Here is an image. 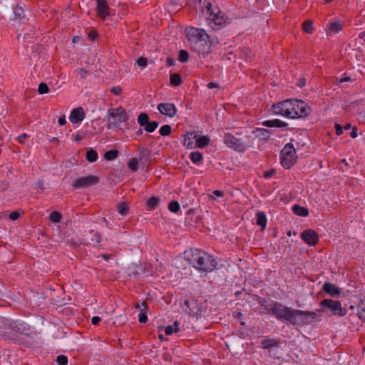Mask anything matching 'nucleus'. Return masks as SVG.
Segmentation results:
<instances>
[{
  "instance_id": "e433bc0d",
  "label": "nucleus",
  "mask_w": 365,
  "mask_h": 365,
  "mask_svg": "<svg viewBox=\"0 0 365 365\" xmlns=\"http://www.w3.org/2000/svg\"><path fill=\"white\" fill-rule=\"evenodd\" d=\"M61 219L62 215L58 211H53L49 215V220L54 223L61 222Z\"/></svg>"
},
{
  "instance_id": "69168bd1",
  "label": "nucleus",
  "mask_w": 365,
  "mask_h": 365,
  "mask_svg": "<svg viewBox=\"0 0 365 365\" xmlns=\"http://www.w3.org/2000/svg\"><path fill=\"white\" fill-rule=\"evenodd\" d=\"M100 322H101V319L98 316H94L91 318V323L93 325L98 324Z\"/></svg>"
},
{
  "instance_id": "f3484780",
  "label": "nucleus",
  "mask_w": 365,
  "mask_h": 365,
  "mask_svg": "<svg viewBox=\"0 0 365 365\" xmlns=\"http://www.w3.org/2000/svg\"><path fill=\"white\" fill-rule=\"evenodd\" d=\"M138 160L143 167L147 165L151 160V151L149 148L144 146H140L138 149Z\"/></svg>"
},
{
  "instance_id": "864d4df0",
  "label": "nucleus",
  "mask_w": 365,
  "mask_h": 365,
  "mask_svg": "<svg viewBox=\"0 0 365 365\" xmlns=\"http://www.w3.org/2000/svg\"><path fill=\"white\" fill-rule=\"evenodd\" d=\"M9 217L11 220H16L19 218L20 213L18 211H13L9 214Z\"/></svg>"
},
{
  "instance_id": "680f3d73",
  "label": "nucleus",
  "mask_w": 365,
  "mask_h": 365,
  "mask_svg": "<svg viewBox=\"0 0 365 365\" xmlns=\"http://www.w3.org/2000/svg\"><path fill=\"white\" fill-rule=\"evenodd\" d=\"M262 125L266 127H274V120H265L262 123Z\"/></svg>"
},
{
  "instance_id": "a19ab883",
  "label": "nucleus",
  "mask_w": 365,
  "mask_h": 365,
  "mask_svg": "<svg viewBox=\"0 0 365 365\" xmlns=\"http://www.w3.org/2000/svg\"><path fill=\"white\" fill-rule=\"evenodd\" d=\"M329 29L331 31L336 33L342 29V26L338 21H333L329 24Z\"/></svg>"
},
{
  "instance_id": "79ce46f5",
  "label": "nucleus",
  "mask_w": 365,
  "mask_h": 365,
  "mask_svg": "<svg viewBox=\"0 0 365 365\" xmlns=\"http://www.w3.org/2000/svg\"><path fill=\"white\" fill-rule=\"evenodd\" d=\"M168 209L171 212L176 213L180 210V204L176 200L171 201L168 205Z\"/></svg>"
},
{
  "instance_id": "603ef678",
  "label": "nucleus",
  "mask_w": 365,
  "mask_h": 365,
  "mask_svg": "<svg viewBox=\"0 0 365 365\" xmlns=\"http://www.w3.org/2000/svg\"><path fill=\"white\" fill-rule=\"evenodd\" d=\"M288 124L284 121H282L279 119H275V128H286Z\"/></svg>"
},
{
  "instance_id": "09e8293b",
  "label": "nucleus",
  "mask_w": 365,
  "mask_h": 365,
  "mask_svg": "<svg viewBox=\"0 0 365 365\" xmlns=\"http://www.w3.org/2000/svg\"><path fill=\"white\" fill-rule=\"evenodd\" d=\"M183 144L187 148H189V149H192V148H195V144L194 145L193 140L192 139L187 138L185 136Z\"/></svg>"
},
{
  "instance_id": "c9c22d12",
  "label": "nucleus",
  "mask_w": 365,
  "mask_h": 365,
  "mask_svg": "<svg viewBox=\"0 0 365 365\" xmlns=\"http://www.w3.org/2000/svg\"><path fill=\"white\" fill-rule=\"evenodd\" d=\"M117 210L121 215H126L128 213V206L126 202H122L117 206Z\"/></svg>"
},
{
  "instance_id": "aec40b11",
  "label": "nucleus",
  "mask_w": 365,
  "mask_h": 365,
  "mask_svg": "<svg viewBox=\"0 0 365 365\" xmlns=\"http://www.w3.org/2000/svg\"><path fill=\"white\" fill-rule=\"evenodd\" d=\"M134 307L139 311L138 321L140 323L145 324L148 321L147 310L148 309V303L145 301H143L141 304L136 302L134 304Z\"/></svg>"
},
{
  "instance_id": "a211bd4d",
  "label": "nucleus",
  "mask_w": 365,
  "mask_h": 365,
  "mask_svg": "<svg viewBox=\"0 0 365 365\" xmlns=\"http://www.w3.org/2000/svg\"><path fill=\"white\" fill-rule=\"evenodd\" d=\"M158 109L163 115L173 118L177 113V108L173 103H161L158 104Z\"/></svg>"
},
{
  "instance_id": "6ab92c4d",
  "label": "nucleus",
  "mask_w": 365,
  "mask_h": 365,
  "mask_svg": "<svg viewBox=\"0 0 365 365\" xmlns=\"http://www.w3.org/2000/svg\"><path fill=\"white\" fill-rule=\"evenodd\" d=\"M96 11L101 19H106L110 16V7L106 0H96Z\"/></svg>"
},
{
  "instance_id": "cd10ccee",
  "label": "nucleus",
  "mask_w": 365,
  "mask_h": 365,
  "mask_svg": "<svg viewBox=\"0 0 365 365\" xmlns=\"http://www.w3.org/2000/svg\"><path fill=\"white\" fill-rule=\"evenodd\" d=\"M189 157L192 163L197 165H200L203 160L202 154L199 151H193L190 153Z\"/></svg>"
},
{
  "instance_id": "f704fd0d",
  "label": "nucleus",
  "mask_w": 365,
  "mask_h": 365,
  "mask_svg": "<svg viewBox=\"0 0 365 365\" xmlns=\"http://www.w3.org/2000/svg\"><path fill=\"white\" fill-rule=\"evenodd\" d=\"M139 160L137 158H131L128 162V168L133 172L138 169Z\"/></svg>"
},
{
  "instance_id": "4d7b16f0",
  "label": "nucleus",
  "mask_w": 365,
  "mask_h": 365,
  "mask_svg": "<svg viewBox=\"0 0 365 365\" xmlns=\"http://www.w3.org/2000/svg\"><path fill=\"white\" fill-rule=\"evenodd\" d=\"M306 85V79L304 78H300L296 83V86L299 88H303Z\"/></svg>"
},
{
  "instance_id": "de8ad7c7",
  "label": "nucleus",
  "mask_w": 365,
  "mask_h": 365,
  "mask_svg": "<svg viewBox=\"0 0 365 365\" xmlns=\"http://www.w3.org/2000/svg\"><path fill=\"white\" fill-rule=\"evenodd\" d=\"M262 346L264 349H269L274 346V339H264L262 341Z\"/></svg>"
},
{
  "instance_id": "3c124183",
  "label": "nucleus",
  "mask_w": 365,
  "mask_h": 365,
  "mask_svg": "<svg viewBox=\"0 0 365 365\" xmlns=\"http://www.w3.org/2000/svg\"><path fill=\"white\" fill-rule=\"evenodd\" d=\"M123 90H122V88L120 86H113L110 89V92L114 94V95H116V96H118L120 94H121Z\"/></svg>"
},
{
  "instance_id": "338daca9",
  "label": "nucleus",
  "mask_w": 365,
  "mask_h": 365,
  "mask_svg": "<svg viewBox=\"0 0 365 365\" xmlns=\"http://www.w3.org/2000/svg\"><path fill=\"white\" fill-rule=\"evenodd\" d=\"M350 135L351 138H355L357 137V128L356 126H354L351 128V132L350 133Z\"/></svg>"
},
{
  "instance_id": "4c0bfd02",
  "label": "nucleus",
  "mask_w": 365,
  "mask_h": 365,
  "mask_svg": "<svg viewBox=\"0 0 365 365\" xmlns=\"http://www.w3.org/2000/svg\"><path fill=\"white\" fill-rule=\"evenodd\" d=\"M189 53L186 50H180L178 53V60L182 63H186L189 60Z\"/></svg>"
},
{
  "instance_id": "58836bf2",
  "label": "nucleus",
  "mask_w": 365,
  "mask_h": 365,
  "mask_svg": "<svg viewBox=\"0 0 365 365\" xmlns=\"http://www.w3.org/2000/svg\"><path fill=\"white\" fill-rule=\"evenodd\" d=\"M159 133L162 136H168L172 133V127L170 125H163L160 130Z\"/></svg>"
},
{
  "instance_id": "c85d7f7f",
  "label": "nucleus",
  "mask_w": 365,
  "mask_h": 365,
  "mask_svg": "<svg viewBox=\"0 0 365 365\" xmlns=\"http://www.w3.org/2000/svg\"><path fill=\"white\" fill-rule=\"evenodd\" d=\"M257 225H259L261 227V230H263L267 225V217L265 214L263 212H258L257 213V220H256Z\"/></svg>"
},
{
  "instance_id": "b1692460",
  "label": "nucleus",
  "mask_w": 365,
  "mask_h": 365,
  "mask_svg": "<svg viewBox=\"0 0 365 365\" xmlns=\"http://www.w3.org/2000/svg\"><path fill=\"white\" fill-rule=\"evenodd\" d=\"M260 140H266L270 136V131L265 128H256L252 131Z\"/></svg>"
},
{
  "instance_id": "7ed1b4c3",
  "label": "nucleus",
  "mask_w": 365,
  "mask_h": 365,
  "mask_svg": "<svg viewBox=\"0 0 365 365\" xmlns=\"http://www.w3.org/2000/svg\"><path fill=\"white\" fill-rule=\"evenodd\" d=\"M224 143L228 147L238 152H245L252 145L250 136L247 132H237L236 135L230 133H226L224 136Z\"/></svg>"
},
{
  "instance_id": "8fccbe9b",
  "label": "nucleus",
  "mask_w": 365,
  "mask_h": 365,
  "mask_svg": "<svg viewBox=\"0 0 365 365\" xmlns=\"http://www.w3.org/2000/svg\"><path fill=\"white\" fill-rule=\"evenodd\" d=\"M179 331V328H175V329H173V326L169 325L165 327V333L166 335H171L173 333H177Z\"/></svg>"
},
{
  "instance_id": "7c9ffc66",
  "label": "nucleus",
  "mask_w": 365,
  "mask_h": 365,
  "mask_svg": "<svg viewBox=\"0 0 365 365\" xmlns=\"http://www.w3.org/2000/svg\"><path fill=\"white\" fill-rule=\"evenodd\" d=\"M182 83V78L180 73H174L170 74V83L173 86H179Z\"/></svg>"
},
{
  "instance_id": "9d476101",
  "label": "nucleus",
  "mask_w": 365,
  "mask_h": 365,
  "mask_svg": "<svg viewBox=\"0 0 365 365\" xmlns=\"http://www.w3.org/2000/svg\"><path fill=\"white\" fill-rule=\"evenodd\" d=\"M292 118H305L312 111L311 107L302 100H292Z\"/></svg>"
},
{
  "instance_id": "bf43d9fd",
  "label": "nucleus",
  "mask_w": 365,
  "mask_h": 365,
  "mask_svg": "<svg viewBox=\"0 0 365 365\" xmlns=\"http://www.w3.org/2000/svg\"><path fill=\"white\" fill-rule=\"evenodd\" d=\"M274 175V168H271L267 171L264 172L263 177L265 178H269Z\"/></svg>"
},
{
  "instance_id": "423d86ee",
  "label": "nucleus",
  "mask_w": 365,
  "mask_h": 365,
  "mask_svg": "<svg viewBox=\"0 0 365 365\" xmlns=\"http://www.w3.org/2000/svg\"><path fill=\"white\" fill-rule=\"evenodd\" d=\"M297 159L296 150L292 143L286 144L280 152V163L285 169H289L294 165Z\"/></svg>"
},
{
  "instance_id": "4468645a",
  "label": "nucleus",
  "mask_w": 365,
  "mask_h": 365,
  "mask_svg": "<svg viewBox=\"0 0 365 365\" xmlns=\"http://www.w3.org/2000/svg\"><path fill=\"white\" fill-rule=\"evenodd\" d=\"M293 103L292 99H287L275 104V114L282 115L289 118H292Z\"/></svg>"
},
{
  "instance_id": "412c9836",
  "label": "nucleus",
  "mask_w": 365,
  "mask_h": 365,
  "mask_svg": "<svg viewBox=\"0 0 365 365\" xmlns=\"http://www.w3.org/2000/svg\"><path fill=\"white\" fill-rule=\"evenodd\" d=\"M322 289L324 292L329 294L331 297H335L341 294V289L336 285L330 282H325L323 284Z\"/></svg>"
},
{
  "instance_id": "4be33fe9",
  "label": "nucleus",
  "mask_w": 365,
  "mask_h": 365,
  "mask_svg": "<svg viewBox=\"0 0 365 365\" xmlns=\"http://www.w3.org/2000/svg\"><path fill=\"white\" fill-rule=\"evenodd\" d=\"M85 118V113L81 107L74 108L70 115L69 120L73 123H80Z\"/></svg>"
},
{
  "instance_id": "f257e3e1",
  "label": "nucleus",
  "mask_w": 365,
  "mask_h": 365,
  "mask_svg": "<svg viewBox=\"0 0 365 365\" xmlns=\"http://www.w3.org/2000/svg\"><path fill=\"white\" fill-rule=\"evenodd\" d=\"M190 48L199 55L206 56L211 51V46L218 43L217 38H211L202 29L190 28L187 31Z\"/></svg>"
},
{
  "instance_id": "e2e57ef3",
  "label": "nucleus",
  "mask_w": 365,
  "mask_h": 365,
  "mask_svg": "<svg viewBox=\"0 0 365 365\" xmlns=\"http://www.w3.org/2000/svg\"><path fill=\"white\" fill-rule=\"evenodd\" d=\"M349 81H352L351 77L349 76H346V75H344V77L341 78L339 80V84H342L344 82H349Z\"/></svg>"
},
{
  "instance_id": "13d9d810",
  "label": "nucleus",
  "mask_w": 365,
  "mask_h": 365,
  "mask_svg": "<svg viewBox=\"0 0 365 365\" xmlns=\"http://www.w3.org/2000/svg\"><path fill=\"white\" fill-rule=\"evenodd\" d=\"M185 136L192 140L197 139V134L195 131L187 133Z\"/></svg>"
},
{
  "instance_id": "2eb2a0df",
  "label": "nucleus",
  "mask_w": 365,
  "mask_h": 365,
  "mask_svg": "<svg viewBox=\"0 0 365 365\" xmlns=\"http://www.w3.org/2000/svg\"><path fill=\"white\" fill-rule=\"evenodd\" d=\"M138 123L148 133H153L159 125V123L157 121H150L149 116L145 113L138 115Z\"/></svg>"
},
{
  "instance_id": "39448f33",
  "label": "nucleus",
  "mask_w": 365,
  "mask_h": 365,
  "mask_svg": "<svg viewBox=\"0 0 365 365\" xmlns=\"http://www.w3.org/2000/svg\"><path fill=\"white\" fill-rule=\"evenodd\" d=\"M320 319V316L317 312L302 311L294 309L289 324L297 326H303L319 321Z\"/></svg>"
},
{
  "instance_id": "0e129e2a",
  "label": "nucleus",
  "mask_w": 365,
  "mask_h": 365,
  "mask_svg": "<svg viewBox=\"0 0 365 365\" xmlns=\"http://www.w3.org/2000/svg\"><path fill=\"white\" fill-rule=\"evenodd\" d=\"M336 134L341 135L343 133V128L339 124H335Z\"/></svg>"
},
{
  "instance_id": "052dcab7",
  "label": "nucleus",
  "mask_w": 365,
  "mask_h": 365,
  "mask_svg": "<svg viewBox=\"0 0 365 365\" xmlns=\"http://www.w3.org/2000/svg\"><path fill=\"white\" fill-rule=\"evenodd\" d=\"M29 138V135L26 133H24L18 137V141L19 143H24L26 138Z\"/></svg>"
},
{
  "instance_id": "ddd939ff",
  "label": "nucleus",
  "mask_w": 365,
  "mask_h": 365,
  "mask_svg": "<svg viewBox=\"0 0 365 365\" xmlns=\"http://www.w3.org/2000/svg\"><path fill=\"white\" fill-rule=\"evenodd\" d=\"M294 309L285 307L275 302V317L278 319L289 323L292 319Z\"/></svg>"
},
{
  "instance_id": "a18cd8bd",
  "label": "nucleus",
  "mask_w": 365,
  "mask_h": 365,
  "mask_svg": "<svg viewBox=\"0 0 365 365\" xmlns=\"http://www.w3.org/2000/svg\"><path fill=\"white\" fill-rule=\"evenodd\" d=\"M56 361L58 365H66L68 364V358L64 355H59L56 357Z\"/></svg>"
},
{
  "instance_id": "a878e982",
  "label": "nucleus",
  "mask_w": 365,
  "mask_h": 365,
  "mask_svg": "<svg viewBox=\"0 0 365 365\" xmlns=\"http://www.w3.org/2000/svg\"><path fill=\"white\" fill-rule=\"evenodd\" d=\"M292 210L296 215L300 217H307L309 215V209L306 207H302L299 205H294L292 207Z\"/></svg>"
},
{
  "instance_id": "774afa93",
  "label": "nucleus",
  "mask_w": 365,
  "mask_h": 365,
  "mask_svg": "<svg viewBox=\"0 0 365 365\" xmlns=\"http://www.w3.org/2000/svg\"><path fill=\"white\" fill-rule=\"evenodd\" d=\"M167 65L169 66H173L175 64V61L173 58L168 57L166 60Z\"/></svg>"
},
{
  "instance_id": "5fc2aeb1",
  "label": "nucleus",
  "mask_w": 365,
  "mask_h": 365,
  "mask_svg": "<svg viewBox=\"0 0 365 365\" xmlns=\"http://www.w3.org/2000/svg\"><path fill=\"white\" fill-rule=\"evenodd\" d=\"M88 39L91 41H94L98 37V33L96 31H91L88 34Z\"/></svg>"
},
{
  "instance_id": "72a5a7b5",
  "label": "nucleus",
  "mask_w": 365,
  "mask_h": 365,
  "mask_svg": "<svg viewBox=\"0 0 365 365\" xmlns=\"http://www.w3.org/2000/svg\"><path fill=\"white\" fill-rule=\"evenodd\" d=\"M15 20L21 22L22 19H24V11L21 6H16L14 9Z\"/></svg>"
},
{
  "instance_id": "37998d69",
  "label": "nucleus",
  "mask_w": 365,
  "mask_h": 365,
  "mask_svg": "<svg viewBox=\"0 0 365 365\" xmlns=\"http://www.w3.org/2000/svg\"><path fill=\"white\" fill-rule=\"evenodd\" d=\"M49 92V88L46 83L41 82L38 87V93L41 95L46 94Z\"/></svg>"
},
{
  "instance_id": "5701e85b",
  "label": "nucleus",
  "mask_w": 365,
  "mask_h": 365,
  "mask_svg": "<svg viewBox=\"0 0 365 365\" xmlns=\"http://www.w3.org/2000/svg\"><path fill=\"white\" fill-rule=\"evenodd\" d=\"M260 312L264 314H273L274 313V304L269 299H264L260 301Z\"/></svg>"
},
{
  "instance_id": "c756f323",
  "label": "nucleus",
  "mask_w": 365,
  "mask_h": 365,
  "mask_svg": "<svg viewBox=\"0 0 365 365\" xmlns=\"http://www.w3.org/2000/svg\"><path fill=\"white\" fill-rule=\"evenodd\" d=\"M357 310L359 318L365 322V298L360 300Z\"/></svg>"
},
{
  "instance_id": "0eeeda50",
  "label": "nucleus",
  "mask_w": 365,
  "mask_h": 365,
  "mask_svg": "<svg viewBox=\"0 0 365 365\" xmlns=\"http://www.w3.org/2000/svg\"><path fill=\"white\" fill-rule=\"evenodd\" d=\"M0 325L4 328L8 327L11 330L21 334L28 335L30 326L25 322L19 319L11 320L4 317H0Z\"/></svg>"
},
{
  "instance_id": "dca6fc26",
  "label": "nucleus",
  "mask_w": 365,
  "mask_h": 365,
  "mask_svg": "<svg viewBox=\"0 0 365 365\" xmlns=\"http://www.w3.org/2000/svg\"><path fill=\"white\" fill-rule=\"evenodd\" d=\"M301 239L308 245L314 246L319 240V234L312 229L304 230L300 235Z\"/></svg>"
},
{
  "instance_id": "6e6552de",
  "label": "nucleus",
  "mask_w": 365,
  "mask_h": 365,
  "mask_svg": "<svg viewBox=\"0 0 365 365\" xmlns=\"http://www.w3.org/2000/svg\"><path fill=\"white\" fill-rule=\"evenodd\" d=\"M319 305L322 308V311L329 310L332 314L339 317L345 316L347 312V310L342 307L339 301L332 299H324L320 302Z\"/></svg>"
},
{
  "instance_id": "ea45409f",
  "label": "nucleus",
  "mask_w": 365,
  "mask_h": 365,
  "mask_svg": "<svg viewBox=\"0 0 365 365\" xmlns=\"http://www.w3.org/2000/svg\"><path fill=\"white\" fill-rule=\"evenodd\" d=\"M313 22L310 20H307L302 24L303 31L307 34H312L313 31L312 27Z\"/></svg>"
},
{
  "instance_id": "c03bdc74",
  "label": "nucleus",
  "mask_w": 365,
  "mask_h": 365,
  "mask_svg": "<svg viewBox=\"0 0 365 365\" xmlns=\"http://www.w3.org/2000/svg\"><path fill=\"white\" fill-rule=\"evenodd\" d=\"M89 234L94 237L91 239L92 242H95L96 243H100L101 242V236L99 232H94L93 230H91L89 231Z\"/></svg>"
},
{
  "instance_id": "f03ea898",
  "label": "nucleus",
  "mask_w": 365,
  "mask_h": 365,
  "mask_svg": "<svg viewBox=\"0 0 365 365\" xmlns=\"http://www.w3.org/2000/svg\"><path fill=\"white\" fill-rule=\"evenodd\" d=\"M184 256L190 265L200 272H210L217 264L211 255L200 249L190 248L185 251Z\"/></svg>"
},
{
  "instance_id": "1a4fd4ad",
  "label": "nucleus",
  "mask_w": 365,
  "mask_h": 365,
  "mask_svg": "<svg viewBox=\"0 0 365 365\" xmlns=\"http://www.w3.org/2000/svg\"><path fill=\"white\" fill-rule=\"evenodd\" d=\"M184 305L187 308L186 312H187L190 315L195 317L196 318H199L202 312L206 310V307L204 306V302L202 299L193 297L185 300Z\"/></svg>"
},
{
  "instance_id": "393cba45",
  "label": "nucleus",
  "mask_w": 365,
  "mask_h": 365,
  "mask_svg": "<svg viewBox=\"0 0 365 365\" xmlns=\"http://www.w3.org/2000/svg\"><path fill=\"white\" fill-rule=\"evenodd\" d=\"M160 198L159 197L152 196L145 203L146 209L148 210H154L160 204Z\"/></svg>"
},
{
  "instance_id": "20e7f679",
  "label": "nucleus",
  "mask_w": 365,
  "mask_h": 365,
  "mask_svg": "<svg viewBox=\"0 0 365 365\" xmlns=\"http://www.w3.org/2000/svg\"><path fill=\"white\" fill-rule=\"evenodd\" d=\"M128 120L129 115L124 108H111L108 110L106 127L108 129H115L119 128L120 123H126Z\"/></svg>"
},
{
  "instance_id": "49530a36",
  "label": "nucleus",
  "mask_w": 365,
  "mask_h": 365,
  "mask_svg": "<svg viewBox=\"0 0 365 365\" xmlns=\"http://www.w3.org/2000/svg\"><path fill=\"white\" fill-rule=\"evenodd\" d=\"M136 63L138 66L144 68L148 64V59L145 57L141 56L137 59Z\"/></svg>"
},
{
  "instance_id": "6e6d98bb",
  "label": "nucleus",
  "mask_w": 365,
  "mask_h": 365,
  "mask_svg": "<svg viewBox=\"0 0 365 365\" xmlns=\"http://www.w3.org/2000/svg\"><path fill=\"white\" fill-rule=\"evenodd\" d=\"M77 72L78 73V74L81 78H86V76L88 75V72L83 68H78Z\"/></svg>"
},
{
  "instance_id": "9b49d317",
  "label": "nucleus",
  "mask_w": 365,
  "mask_h": 365,
  "mask_svg": "<svg viewBox=\"0 0 365 365\" xmlns=\"http://www.w3.org/2000/svg\"><path fill=\"white\" fill-rule=\"evenodd\" d=\"M100 181L98 176L90 175L86 177L76 178L73 181L72 187L74 189H83L97 185Z\"/></svg>"
},
{
  "instance_id": "473e14b6",
  "label": "nucleus",
  "mask_w": 365,
  "mask_h": 365,
  "mask_svg": "<svg viewBox=\"0 0 365 365\" xmlns=\"http://www.w3.org/2000/svg\"><path fill=\"white\" fill-rule=\"evenodd\" d=\"M119 152L118 150H110L104 153V158L108 161H111L117 158Z\"/></svg>"
},
{
  "instance_id": "2f4dec72",
  "label": "nucleus",
  "mask_w": 365,
  "mask_h": 365,
  "mask_svg": "<svg viewBox=\"0 0 365 365\" xmlns=\"http://www.w3.org/2000/svg\"><path fill=\"white\" fill-rule=\"evenodd\" d=\"M98 155L97 152L93 148L87 150L86 154V159L90 163H94L98 160Z\"/></svg>"
},
{
  "instance_id": "f8f14e48",
  "label": "nucleus",
  "mask_w": 365,
  "mask_h": 365,
  "mask_svg": "<svg viewBox=\"0 0 365 365\" xmlns=\"http://www.w3.org/2000/svg\"><path fill=\"white\" fill-rule=\"evenodd\" d=\"M217 12L212 11L207 20L210 21V26L215 30L219 29L220 26L227 23V17L222 14L220 9L217 7Z\"/></svg>"
},
{
  "instance_id": "bb28decb",
  "label": "nucleus",
  "mask_w": 365,
  "mask_h": 365,
  "mask_svg": "<svg viewBox=\"0 0 365 365\" xmlns=\"http://www.w3.org/2000/svg\"><path fill=\"white\" fill-rule=\"evenodd\" d=\"M210 143V138L207 135H202L195 141V147L199 148H205L207 147Z\"/></svg>"
}]
</instances>
